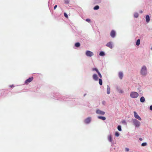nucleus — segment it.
I'll return each mask as SVG.
<instances>
[{
	"instance_id": "nucleus-41",
	"label": "nucleus",
	"mask_w": 152,
	"mask_h": 152,
	"mask_svg": "<svg viewBox=\"0 0 152 152\" xmlns=\"http://www.w3.org/2000/svg\"><path fill=\"white\" fill-rule=\"evenodd\" d=\"M86 95V94H85L84 95V96H85V95Z\"/></svg>"
},
{
	"instance_id": "nucleus-8",
	"label": "nucleus",
	"mask_w": 152,
	"mask_h": 152,
	"mask_svg": "<svg viewBox=\"0 0 152 152\" xmlns=\"http://www.w3.org/2000/svg\"><path fill=\"white\" fill-rule=\"evenodd\" d=\"M96 113L97 114H100L101 115H104L105 114V112L99 110H96Z\"/></svg>"
},
{
	"instance_id": "nucleus-14",
	"label": "nucleus",
	"mask_w": 152,
	"mask_h": 152,
	"mask_svg": "<svg viewBox=\"0 0 152 152\" xmlns=\"http://www.w3.org/2000/svg\"><path fill=\"white\" fill-rule=\"evenodd\" d=\"M107 94H109L110 93V88L108 85L107 88Z\"/></svg>"
},
{
	"instance_id": "nucleus-28",
	"label": "nucleus",
	"mask_w": 152,
	"mask_h": 152,
	"mask_svg": "<svg viewBox=\"0 0 152 152\" xmlns=\"http://www.w3.org/2000/svg\"><path fill=\"white\" fill-rule=\"evenodd\" d=\"M95 3H99L101 2L100 0H95Z\"/></svg>"
},
{
	"instance_id": "nucleus-32",
	"label": "nucleus",
	"mask_w": 152,
	"mask_h": 152,
	"mask_svg": "<svg viewBox=\"0 0 152 152\" xmlns=\"http://www.w3.org/2000/svg\"><path fill=\"white\" fill-rule=\"evenodd\" d=\"M86 21L88 22H89L90 21V19H87L86 20Z\"/></svg>"
},
{
	"instance_id": "nucleus-33",
	"label": "nucleus",
	"mask_w": 152,
	"mask_h": 152,
	"mask_svg": "<svg viewBox=\"0 0 152 152\" xmlns=\"http://www.w3.org/2000/svg\"><path fill=\"white\" fill-rule=\"evenodd\" d=\"M125 150L126 151H129V149L128 148H126Z\"/></svg>"
},
{
	"instance_id": "nucleus-5",
	"label": "nucleus",
	"mask_w": 152,
	"mask_h": 152,
	"mask_svg": "<svg viewBox=\"0 0 152 152\" xmlns=\"http://www.w3.org/2000/svg\"><path fill=\"white\" fill-rule=\"evenodd\" d=\"M134 117L138 119L140 121L142 119L139 116V115L136 112H134Z\"/></svg>"
},
{
	"instance_id": "nucleus-21",
	"label": "nucleus",
	"mask_w": 152,
	"mask_h": 152,
	"mask_svg": "<svg viewBox=\"0 0 152 152\" xmlns=\"http://www.w3.org/2000/svg\"><path fill=\"white\" fill-rule=\"evenodd\" d=\"M99 83L100 85H102V79L100 78L99 79Z\"/></svg>"
},
{
	"instance_id": "nucleus-40",
	"label": "nucleus",
	"mask_w": 152,
	"mask_h": 152,
	"mask_svg": "<svg viewBox=\"0 0 152 152\" xmlns=\"http://www.w3.org/2000/svg\"><path fill=\"white\" fill-rule=\"evenodd\" d=\"M69 3V1H68L67 2H66V3Z\"/></svg>"
},
{
	"instance_id": "nucleus-16",
	"label": "nucleus",
	"mask_w": 152,
	"mask_h": 152,
	"mask_svg": "<svg viewBox=\"0 0 152 152\" xmlns=\"http://www.w3.org/2000/svg\"><path fill=\"white\" fill-rule=\"evenodd\" d=\"M98 118L102 119L103 120H105L106 119V118L104 117L99 116H98Z\"/></svg>"
},
{
	"instance_id": "nucleus-9",
	"label": "nucleus",
	"mask_w": 152,
	"mask_h": 152,
	"mask_svg": "<svg viewBox=\"0 0 152 152\" xmlns=\"http://www.w3.org/2000/svg\"><path fill=\"white\" fill-rule=\"evenodd\" d=\"M110 35L111 36L113 37L114 38L115 37V31L113 30H112L111 31Z\"/></svg>"
},
{
	"instance_id": "nucleus-34",
	"label": "nucleus",
	"mask_w": 152,
	"mask_h": 152,
	"mask_svg": "<svg viewBox=\"0 0 152 152\" xmlns=\"http://www.w3.org/2000/svg\"><path fill=\"white\" fill-rule=\"evenodd\" d=\"M57 7V5H55L54 6V10H55L56 9V7Z\"/></svg>"
},
{
	"instance_id": "nucleus-23",
	"label": "nucleus",
	"mask_w": 152,
	"mask_h": 152,
	"mask_svg": "<svg viewBox=\"0 0 152 152\" xmlns=\"http://www.w3.org/2000/svg\"><path fill=\"white\" fill-rule=\"evenodd\" d=\"M118 129L119 131H121V127L119 125L118 126Z\"/></svg>"
},
{
	"instance_id": "nucleus-31",
	"label": "nucleus",
	"mask_w": 152,
	"mask_h": 152,
	"mask_svg": "<svg viewBox=\"0 0 152 152\" xmlns=\"http://www.w3.org/2000/svg\"><path fill=\"white\" fill-rule=\"evenodd\" d=\"M118 92L120 93H123V91L122 90H118Z\"/></svg>"
},
{
	"instance_id": "nucleus-13",
	"label": "nucleus",
	"mask_w": 152,
	"mask_h": 152,
	"mask_svg": "<svg viewBox=\"0 0 152 152\" xmlns=\"http://www.w3.org/2000/svg\"><path fill=\"white\" fill-rule=\"evenodd\" d=\"M146 21L147 23H148L150 20V17L148 15H146L145 17Z\"/></svg>"
},
{
	"instance_id": "nucleus-1",
	"label": "nucleus",
	"mask_w": 152,
	"mask_h": 152,
	"mask_svg": "<svg viewBox=\"0 0 152 152\" xmlns=\"http://www.w3.org/2000/svg\"><path fill=\"white\" fill-rule=\"evenodd\" d=\"M141 74L145 76L147 74V69L146 67L144 66H143L141 70Z\"/></svg>"
},
{
	"instance_id": "nucleus-19",
	"label": "nucleus",
	"mask_w": 152,
	"mask_h": 152,
	"mask_svg": "<svg viewBox=\"0 0 152 152\" xmlns=\"http://www.w3.org/2000/svg\"><path fill=\"white\" fill-rule=\"evenodd\" d=\"M75 45L77 47H79L80 46V44L79 42H77L75 44Z\"/></svg>"
},
{
	"instance_id": "nucleus-24",
	"label": "nucleus",
	"mask_w": 152,
	"mask_h": 152,
	"mask_svg": "<svg viewBox=\"0 0 152 152\" xmlns=\"http://www.w3.org/2000/svg\"><path fill=\"white\" fill-rule=\"evenodd\" d=\"M134 16L135 18H137L138 16V14L137 13H135L134 15Z\"/></svg>"
},
{
	"instance_id": "nucleus-37",
	"label": "nucleus",
	"mask_w": 152,
	"mask_h": 152,
	"mask_svg": "<svg viewBox=\"0 0 152 152\" xmlns=\"http://www.w3.org/2000/svg\"><path fill=\"white\" fill-rule=\"evenodd\" d=\"M139 140L140 141H142V139L141 138H140Z\"/></svg>"
},
{
	"instance_id": "nucleus-15",
	"label": "nucleus",
	"mask_w": 152,
	"mask_h": 152,
	"mask_svg": "<svg viewBox=\"0 0 152 152\" xmlns=\"http://www.w3.org/2000/svg\"><path fill=\"white\" fill-rule=\"evenodd\" d=\"M145 98L143 96H142L140 99V101L142 102H143L145 101Z\"/></svg>"
},
{
	"instance_id": "nucleus-7",
	"label": "nucleus",
	"mask_w": 152,
	"mask_h": 152,
	"mask_svg": "<svg viewBox=\"0 0 152 152\" xmlns=\"http://www.w3.org/2000/svg\"><path fill=\"white\" fill-rule=\"evenodd\" d=\"M33 80V77H29L28 79H27L25 81V83L26 84H27L32 81Z\"/></svg>"
},
{
	"instance_id": "nucleus-38",
	"label": "nucleus",
	"mask_w": 152,
	"mask_h": 152,
	"mask_svg": "<svg viewBox=\"0 0 152 152\" xmlns=\"http://www.w3.org/2000/svg\"><path fill=\"white\" fill-rule=\"evenodd\" d=\"M142 12H143V11L142 10L140 11V12L141 13H142Z\"/></svg>"
},
{
	"instance_id": "nucleus-27",
	"label": "nucleus",
	"mask_w": 152,
	"mask_h": 152,
	"mask_svg": "<svg viewBox=\"0 0 152 152\" xmlns=\"http://www.w3.org/2000/svg\"><path fill=\"white\" fill-rule=\"evenodd\" d=\"M115 135L116 137H118L119 136V134L118 132H116L115 133Z\"/></svg>"
},
{
	"instance_id": "nucleus-29",
	"label": "nucleus",
	"mask_w": 152,
	"mask_h": 152,
	"mask_svg": "<svg viewBox=\"0 0 152 152\" xmlns=\"http://www.w3.org/2000/svg\"><path fill=\"white\" fill-rule=\"evenodd\" d=\"M97 73L98 74V75L100 77V78H102V76L101 75V74H100V73L99 72V71L98 72H97Z\"/></svg>"
},
{
	"instance_id": "nucleus-10",
	"label": "nucleus",
	"mask_w": 152,
	"mask_h": 152,
	"mask_svg": "<svg viewBox=\"0 0 152 152\" xmlns=\"http://www.w3.org/2000/svg\"><path fill=\"white\" fill-rule=\"evenodd\" d=\"M91 121V118L90 117H88L86 118L85 121V122L86 124L89 123Z\"/></svg>"
},
{
	"instance_id": "nucleus-39",
	"label": "nucleus",
	"mask_w": 152,
	"mask_h": 152,
	"mask_svg": "<svg viewBox=\"0 0 152 152\" xmlns=\"http://www.w3.org/2000/svg\"><path fill=\"white\" fill-rule=\"evenodd\" d=\"M102 103H103V104H104V103H105V102L104 101H103Z\"/></svg>"
},
{
	"instance_id": "nucleus-26",
	"label": "nucleus",
	"mask_w": 152,
	"mask_h": 152,
	"mask_svg": "<svg viewBox=\"0 0 152 152\" xmlns=\"http://www.w3.org/2000/svg\"><path fill=\"white\" fill-rule=\"evenodd\" d=\"M147 145V144L146 142H143L142 144L141 145L142 146H144L146 145Z\"/></svg>"
},
{
	"instance_id": "nucleus-6",
	"label": "nucleus",
	"mask_w": 152,
	"mask_h": 152,
	"mask_svg": "<svg viewBox=\"0 0 152 152\" xmlns=\"http://www.w3.org/2000/svg\"><path fill=\"white\" fill-rule=\"evenodd\" d=\"M106 46L112 49L113 47V42H109L107 44Z\"/></svg>"
},
{
	"instance_id": "nucleus-35",
	"label": "nucleus",
	"mask_w": 152,
	"mask_h": 152,
	"mask_svg": "<svg viewBox=\"0 0 152 152\" xmlns=\"http://www.w3.org/2000/svg\"><path fill=\"white\" fill-rule=\"evenodd\" d=\"M14 86L13 85H11L10 86V88L14 87Z\"/></svg>"
},
{
	"instance_id": "nucleus-17",
	"label": "nucleus",
	"mask_w": 152,
	"mask_h": 152,
	"mask_svg": "<svg viewBox=\"0 0 152 152\" xmlns=\"http://www.w3.org/2000/svg\"><path fill=\"white\" fill-rule=\"evenodd\" d=\"M140 39H138L137 40L136 42V45L137 46H138L140 45Z\"/></svg>"
},
{
	"instance_id": "nucleus-22",
	"label": "nucleus",
	"mask_w": 152,
	"mask_h": 152,
	"mask_svg": "<svg viewBox=\"0 0 152 152\" xmlns=\"http://www.w3.org/2000/svg\"><path fill=\"white\" fill-rule=\"evenodd\" d=\"M99 7L98 6V5H96V6L94 8V10H97L98 9H99Z\"/></svg>"
},
{
	"instance_id": "nucleus-3",
	"label": "nucleus",
	"mask_w": 152,
	"mask_h": 152,
	"mask_svg": "<svg viewBox=\"0 0 152 152\" xmlns=\"http://www.w3.org/2000/svg\"><path fill=\"white\" fill-rule=\"evenodd\" d=\"M139 96L138 93L135 92H132L130 93V96L132 98H136Z\"/></svg>"
},
{
	"instance_id": "nucleus-18",
	"label": "nucleus",
	"mask_w": 152,
	"mask_h": 152,
	"mask_svg": "<svg viewBox=\"0 0 152 152\" xmlns=\"http://www.w3.org/2000/svg\"><path fill=\"white\" fill-rule=\"evenodd\" d=\"M108 140L110 142H112V137H111V136L110 135H109L108 137Z\"/></svg>"
},
{
	"instance_id": "nucleus-36",
	"label": "nucleus",
	"mask_w": 152,
	"mask_h": 152,
	"mask_svg": "<svg viewBox=\"0 0 152 152\" xmlns=\"http://www.w3.org/2000/svg\"><path fill=\"white\" fill-rule=\"evenodd\" d=\"M150 109L151 110H152V105H151L150 106Z\"/></svg>"
},
{
	"instance_id": "nucleus-2",
	"label": "nucleus",
	"mask_w": 152,
	"mask_h": 152,
	"mask_svg": "<svg viewBox=\"0 0 152 152\" xmlns=\"http://www.w3.org/2000/svg\"><path fill=\"white\" fill-rule=\"evenodd\" d=\"M133 122L136 127H139L140 125V122L137 119H133Z\"/></svg>"
},
{
	"instance_id": "nucleus-30",
	"label": "nucleus",
	"mask_w": 152,
	"mask_h": 152,
	"mask_svg": "<svg viewBox=\"0 0 152 152\" xmlns=\"http://www.w3.org/2000/svg\"><path fill=\"white\" fill-rule=\"evenodd\" d=\"M64 16H65L66 18H68V15H67V14L66 13H64Z\"/></svg>"
},
{
	"instance_id": "nucleus-12",
	"label": "nucleus",
	"mask_w": 152,
	"mask_h": 152,
	"mask_svg": "<svg viewBox=\"0 0 152 152\" xmlns=\"http://www.w3.org/2000/svg\"><path fill=\"white\" fill-rule=\"evenodd\" d=\"M119 77L120 79H122L123 77V74L121 72H120L119 73Z\"/></svg>"
},
{
	"instance_id": "nucleus-20",
	"label": "nucleus",
	"mask_w": 152,
	"mask_h": 152,
	"mask_svg": "<svg viewBox=\"0 0 152 152\" xmlns=\"http://www.w3.org/2000/svg\"><path fill=\"white\" fill-rule=\"evenodd\" d=\"M99 55L101 56H104L105 54L104 52L101 51Z\"/></svg>"
},
{
	"instance_id": "nucleus-4",
	"label": "nucleus",
	"mask_w": 152,
	"mask_h": 152,
	"mask_svg": "<svg viewBox=\"0 0 152 152\" xmlns=\"http://www.w3.org/2000/svg\"><path fill=\"white\" fill-rule=\"evenodd\" d=\"M86 54L87 56L89 57H91L94 55V54L92 52L88 50L86 51Z\"/></svg>"
},
{
	"instance_id": "nucleus-25",
	"label": "nucleus",
	"mask_w": 152,
	"mask_h": 152,
	"mask_svg": "<svg viewBox=\"0 0 152 152\" xmlns=\"http://www.w3.org/2000/svg\"><path fill=\"white\" fill-rule=\"evenodd\" d=\"M92 70L93 71H95L96 72H99L98 69L96 68H93L92 69Z\"/></svg>"
},
{
	"instance_id": "nucleus-11",
	"label": "nucleus",
	"mask_w": 152,
	"mask_h": 152,
	"mask_svg": "<svg viewBox=\"0 0 152 152\" xmlns=\"http://www.w3.org/2000/svg\"><path fill=\"white\" fill-rule=\"evenodd\" d=\"M93 78L94 80L97 81L98 80V77L97 75L94 74L93 75Z\"/></svg>"
}]
</instances>
